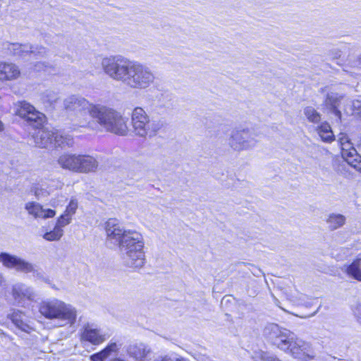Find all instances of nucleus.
<instances>
[{
    "mask_svg": "<svg viewBox=\"0 0 361 361\" xmlns=\"http://www.w3.org/2000/svg\"><path fill=\"white\" fill-rule=\"evenodd\" d=\"M341 149H342V156L346 160V161L352 165L355 169H357L358 171H361V168H358L356 165V162H357L359 156L355 148L350 147V143H345L341 140Z\"/></svg>",
    "mask_w": 361,
    "mask_h": 361,
    "instance_id": "aec40b11",
    "label": "nucleus"
},
{
    "mask_svg": "<svg viewBox=\"0 0 361 361\" xmlns=\"http://www.w3.org/2000/svg\"><path fill=\"white\" fill-rule=\"evenodd\" d=\"M53 140V147H71L74 144L73 137L68 135L62 134L59 132H54Z\"/></svg>",
    "mask_w": 361,
    "mask_h": 361,
    "instance_id": "4be33fe9",
    "label": "nucleus"
},
{
    "mask_svg": "<svg viewBox=\"0 0 361 361\" xmlns=\"http://www.w3.org/2000/svg\"><path fill=\"white\" fill-rule=\"evenodd\" d=\"M6 285V281L4 276L0 274V287H4Z\"/></svg>",
    "mask_w": 361,
    "mask_h": 361,
    "instance_id": "a19ab883",
    "label": "nucleus"
},
{
    "mask_svg": "<svg viewBox=\"0 0 361 361\" xmlns=\"http://www.w3.org/2000/svg\"><path fill=\"white\" fill-rule=\"evenodd\" d=\"M353 311L357 322L361 324V305H356L353 307Z\"/></svg>",
    "mask_w": 361,
    "mask_h": 361,
    "instance_id": "c9c22d12",
    "label": "nucleus"
},
{
    "mask_svg": "<svg viewBox=\"0 0 361 361\" xmlns=\"http://www.w3.org/2000/svg\"><path fill=\"white\" fill-rule=\"evenodd\" d=\"M101 67L110 79L121 82L131 90L147 89L156 80L154 71L149 66L121 55L103 58Z\"/></svg>",
    "mask_w": 361,
    "mask_h": 361,
    "instance_id": "f257e3e1",
    "label": "nucleus"
},
{
    "mask_svg": "<svg viewBox=\"0 0 361 361\" xmlns=\"http://www.w3.org/2000/svg\"><path fill=\"white\" fill-rule=\"evenodd\" d=\"M292 345L289 354L295 359L300 361H311L314 359L316 353L310 343L298 337Z\"/></svg>",
    "mask_w": 361,
    "mask_h": 361,
    "instance_id": "ddd939ff",
    "label": "nucleus"
},
{
    "mask_svg": "<svg viewBox=\"0 0 361 361\" xmlns=\"http://www.w3.org/2000/svg\"><path fill=\"white\" fill-rule=\"evenodd\" d=\"M128 355L136 360H143L151 353L150 348L142 343L130 344L127 348Z\"/></svg>",
    "mask_w": 361,
    "mask_h": 361,
    "instance_id": "a211bd4d",
    "label": "nucleus"
},
{
    "mask_svg": "<svg viewBox=\"0 0 361 361\" xmlns=\"http://www.w3.org/2000/svg\"><path fill=\"white\" fill-rule=\"evenodd\" d=\"M43 99L45 102L51 105L56 102L58 97L54 92L47 91L43 94Z\"/></svg>",
    "mask_w": 361,
    "mask_h": 361,
    "instance_id": "473e14b6",
    "label": "nucleus"
},
{
    "mask_svg": "<svg viewBox=\"0 0 361 361\" xmlns=\"http://www.w3.org/2000/svg\"><path fill=\"white\" fill-rule=\"evenodd\" d=\"M120 346L121 345H118L115 342H111L102 350V354H104L106 357H108L113 353H117Z\"/></svg>",
    "mask_w": 361,
    "mask_h": 361,
    "instance_id": "c85d7f7f",
    "label": "nucleus"
},
{
    "mask_svg": "<svg viewBox=\"0 0 361 361\" xmlns=\"http://www.w3.org/2000/svg\"><path fill=\"white\" fill-rule=\"evenodd\" d=\"M253 359L255 361H281L279 358L270 356L264 351L257 352L253 356Z\"/></svg>",
    "mask_w": 361,
    "mask_h": 361,
    "instance_id": "cd10ccee",
    "label": "nucleus"
},
{
    "mask_svg": "<svg viewBox=\"0 0 361 361\" xmlns=\"http://www.w3.org/2000/svg\"><path fill=\"white\" fill-rule=\"evenodd\" d=\"M343 98V97L338 93L331 92L326 94L324 100V104L337 118L338 121L341 120V112L338 108Z\"/></svg>",
    "mask_w": 361,
    "mask_h": 361,
    "instance_id": "f3484780",
    "label": "nucleus"
},
{
    "mask_svg": "<svg viewBox=\"0 0 361 361\" xmlns=\"http://www.w3.org/2000/svg\"><path fill=\"white\" fill-rule=\"evenodd\" d=\"M50 204L51 206L54 207H56L57 206H59L60 204H59V200H56L55 199H52L50 202Z\"/></svg>",
    "mask_w": 361,
    "mask_h": 361,
    "instance_id": "ea45409f",
    "label": "nucleus"
},
{
    "mask_svg": "<svg viewBox=\"0 0 361 361\" xmlns=\"http://www.w3.org/2000/svg\"><path fill=\"white\" fill-rule=\"evenodd\" d=\"M257 143L254 133L248 129L233 131L228 140L229 146L237 152L251 149Z\"/></svg>",
    "mask_w": 361,
    "mask_h": 361,
    "instance_id": "9d476101",
    "label": "nucleus"
},
{
    "mask_svg": "<svg viewBox=\"0 0 361 361\" xmlns=\"http://www.w3.org/2000/svg\"><path fill=\"white\" fill-rule=\"evenodd\" d=\"M130 124L134 134L145 138L154 137L164 126L162 120L150 119L149 116L141 107L133 109Z\"/></svg>",
    "mask_w": 361,
    "mask_h": 361,
    "instance_id": "0eeeda50",
    "label": "nucleus"
},
{
    "mask_svg": "<svg viewBox=\"0 0 361 361\" xmlns=\"http://www.w3.org/2000/svg\"><path fill=\"white\" fill-rule=\"evenodd\" d=\"M4 129V124L3 123L0 121V132L1 131H3Z\"/></svg>",
    "mask_w": 361,
    "mask_h": 361,
    "instance_id": "37998d69",
    "label": "nucleus"
},
{
    "mask_svg": "<svg viewBox=\"0 0 361 361\" xmlns=\"http://www.w3.org/2000/svg\"><path fill=\"white\" fill-rule=\"evenodd\" d=\"M7 51L15 56L25 58L27 56L34 57L45 58L48 56L47 49L42 46H32L29 44L7 43L6 44Z\"/></svg>",
    "mask_w": 361,
    "mask_h": 361,
    "instance_id": "9b49d317",
    "label": "nucleus"
},
{
    "mask_svg": "<svg viewBox=\"0 0 361 361\" xmlns=\"http://www.w3.org/2000/svg\"><path fill=\"white\" fill-rule=\"evenodd\" d=\"M353 113L361 117V97L352 102Z\"/></svg>",
    "mask_w": 361,
    "mask_h": 361,
    "instance_id": "72a5a7b5",
    "label": "nucleus"
},
{
    "mask_svg": "<svg viewBox=\"0 0 361 361\" xmlns=\"http://www.w3.org/2000/svg\"><path fill=\"white\" fill-rule=\"evenodd\" d=\"M78 207V201L75 199H71L64 212L68 216H73L75 214Z\"/></svg>",
    "mask_w": 361,
    "mask_h": 361,
    "instance_id": "7c9ffc66",
    "label": "nucleus"
},
{
    "mask_svg": "<svg viewBox=\"0 0 361 361\" xmlns=\"http://www.w3.org/2000/svg\"><path fill=\"white\" fill-rule=\"evenodd\" d=\"M263 333L274 345L286 353H290L292 344L298 338L293 332L274 323L267 324Z\"/></svg>",
    "mask_w": 361,
    "mask_h": 361,
    "instance_id": "1a4fd4ad",
    "label": "nucleus"
},
{
    "mask_svg": "<svg viewBox=\"0 0 361 361\" xmlns=\"http://www.w3.org/2000/svg\"><path fill=\"white\" fill-rule=\"evenodd\" d=\"M96 105L85 98L75 94L67 97L63 102V109L66 112L73 114L81 127L90 128H93L95 124L90 119Z\"/></svg>",
    "mask_w": 361,
    "mask_h": 361,
    "instance_id": "423d86ee",
    "label": "nucleus"
},
{
    "mask_svg": "<svg viewBox=\"0 0 361 361\" xmlns=\"http://www.w3.org/2000/svg\"><path fill=\"white\" fill-rule=\"evenodd\" d=\"M25 314L19 310H13L12 312L8 314V317L19 329L23 331H28L29 325L25 322Z\"/></svg>",
    "mask_w": 361,
    "mask_h": 361,
    "instance_id": "412c9836",
    "label": "nucleus"
},
{
    "mask_svg": "<svg viewBox=\"0 0 361 361\" xmlns=\"http://www.w3.org/2000/svg\"><path fill=\"white\" fill-rule=\"evenodd\" d=\"M92 361H103L106 357L104 354H102V351L98 353L94 354L90 357Z\"/></svg>",
    "mask_w": 361,
    "mask_h": 361,
    "instance_id": "4c0bfd02",
    "label": "nucleus"
},
{
    "mask_svg": "<svg viewBox=\"0 0 361 361\" xmlns=\"http://www.w3.org/2000/svg\"><path fill=\"white\" fill-rule=\"evenodd\" d=\"M20 75V69L16 64L0 62V80H16Z\"/></svg>",
    "mask_w": 361,
    "mask_h": 361,
    "instance_id": "6ab92c4d",
    "label": "nucleus"
},
{
    "mask_svg": "<svg viewBox=\"0 0 361 361\" xmlns=\"http://www.w3.org/2000/svg\"><path fill=\"white\" fill-rule=\"evenodd\" d=\"M345 270L349 276L361 281V258H357L350 264L345 266Z\"/></svg>",
    "mask_w": 361,
    "mask_h": 361,
    "instance_id": "b1692460",
    "label": "nucleus"
},
{
    "mask_svg": "<svg viewBox=\"0 0 361 361\" xmlns=\"http://www.w3.org/2000/svg\"><path fill=\"white\" fill-rule=\"evenodd\" d=\"M330 231L336 230L345 224V217L340 214H330L326 220Z\"/></svg>",
    "mask_w": 361,
    "mask_h": 361,
    "instance_id": "5701e85b",
    "label": "nucleus"
},
{
    "mask_svg": "<svg viewBox=\"0 0 361 361\" xmlns=\"http://www.w3.org/2000/svg\"><path fill=\"white\" fill-rule=\"evenodd\" d=\"M11 295L16 305L28 307V302H34L37 294L33 288L23 283H18L12 286Z\"/></svg>",
    "mask_w": 361,
    "mask_h": 361,
    "instance_id": "f8f14e48",
    "label": "nucleus"
},
{
    "mask_svg": "<svg viewBox=\"0 0 361 361\" xmlns=\"http://www.w3.org/2000/svg\"><path fill=\"white\" fill-rule=\"evenodd\" d=\"M71 220L72 216H68V214L64 212L58 218L57 222L55 226L59 228L63 229V227L66 226V225H68L71 222Z\"/></svg>",
    "mask_w": 361,
    "mask_h": 361,
    "instance_id": "c756f323",
    "label": "nucleus"
},
{
    "mask_svg": "<svg viewBox=\"0 0 361 361\" xmlns=\"http://www.w3.org/2000/svg\"><path fill=\"white\" fill-rule=\"evenodd\" d=\"M16 115L25 119L32 127L38 129L32 136L35 145L40 148L53 147L54 131L41 128L44 123L45 116L25 101L16 103Z\"/></svg>",
    "mask_w": 361,
    "mask_h": 361,
    "instance_id": "7ed1b4c3",
    "label": "nucleus"
},
{
    "mask_svg": "<svg viewBox=\"0 0 361 361\" xmlns=\"http://www.w3.org/2000/svg\"><path fill=\"white\" fill-rule=\"evenodd\" d=\"M107 241L119 247L125 264L141 268L145 263L143 235L135 230H126L115 219L106 223Z\"/></svg>",
    "mask_w": 361,
    "mask_h": 361,
    "instance_id": "f03ea898",
    "label": "nucleus"
},
{
    "mask_svg": "<svg viewBox=\"0 0 361 361\" xmlns=\"http://www.w3.org/2000/svg\"><path fill=\"white\" fill-rule=\"evenodd\" d=\"M107 338L108 336L103 334L100 329L90 324L84 325L80 333V340L82 341H87L95 345L101 344Z\"/></svg>",
    "mask_w": 361,
    "mask_h": 361,
    "instance_id": "2eb2a0df",
    "label": "nucleus"
},
{
    "mask_svg": "<svg viewBox=\"0 0 361 361\" xmlns=\"http://www.w3.org/2000/svg\"><path fill=\"white\" fill-rule=\"evenodd\" d=\"M57 162L63 169L80 173L94 172L98 167L97 159L86 154L65 153L59 157Z\"/></svg>",
    "mask_w": 361,
    "mask_h": 361,
    "instance_id": "6e6552de",
    "label": "nucleus"
},
{
    "mask_svg": "<svg viewBox=\"0 0 361 361\" xmlns=\"http://www.w3.org/2000/svg\"><path fill=\"white\" fill-rule=\"evenodd\" d=\"M304 114L310 122L317 123L321 120V115L312 106L306 107Z\"/></svg>",
    "mask_w": 361,
    "mask_h": 361,
    "instance_id": "bb28decb",
    "label": "nucleus"
},
{
    "mask_svg": "<svg viewBox=\"0 0 361 361\" xmlns=\"http://www.w3.org/2000/svg\"><path fill=\"white\" fill-rule=\"evenodd\" d=\"M358 59L360 61L359 65H360L361 64V54L358 56Z\"/></svg>",
    "mask_w": 361,
    "mask_h": 361,
    "instance_id": "49530a36",
    "label": "nucleus"
},
{
    "mask_svg": "<svg viewBox=\"0 0 361 361\" xmlns=\"http://www.w3.org/2000/svg\"><path fill=\"white\" fill-rule=\"evenodd\" d=\"M63 235V230L55 226L52 231L45 233L43 238L48 241H55L60 240Z\"/></svg>",
    "mask_w": 361,
    "mask_h": 361,
    "instance_id": "a878e982",
    "label": "nucleus"
},
{
    "mask_svg": "<svg viewBox=\"0 0 361 361\" xmlns=\"http://www.w3.org/2000/svg\"><path fill=\"white\" fill-rule=\"evenodd\" d=\"M176 361H189V360L184 359V358H180V359H178Z\"/></svg>",
    "mask_w": 361,
    "mask_h": 361,
    "instance_id": "a18cd8bd",
    "label": "nucleus"
},
{
    "mask_svg": "<svg viewBox=\"0 0 361 361\" xmlns=\"http://www.w3.org/2000/svg\"><path fill=\"white\" fill-rule=\"evenodd\" d=\"M39 313L48 319H58L61 326H73L76 322L77 310L71 304L57 298H49L42 300L39 304Z\"/></svg>",
    "mask_w": 361,
    "mask_h": 361,
    "instance_id": "20e7f679",
    "label": "nucleus"
},
{
    "mask_svg": "<svg viewBox=\"0 0 361 361\" xmlns=\"http://www.w3.org/2000/svg\"><path fill=\"white\" fill-rule=\"evenodd\" d=\"M317 132L324 142H331L334 140V135L332 132L330 125L326 123H322L317 128Z\"/></svg>",
    "mask_w": 361,
    "mask_h": 361,
    "instance_id": "393cba45",
    "label": "nucleus"
},
{
    "mask_svg": "<svg viewBox=\"0 0 361 361\" xmlns=\"http://www.w3.org/2000/svg\"><path fill=\"white\" fill-rule=\"evenodd\" d=\"M35 195L38 200L47 197L51 192V190H47L42 186L36 187L34 190Z\"/></svg>",
    "mask_w": 361,
    "mask_h": 361,
    "instance_id": "2f4dec72",
    "label": "nucleus"
},
{
    "mask_svg": "<svg viewBox=\"0 0 361 361\" xmlns=\"http://www.w3.org/2000/svg\"><path fill=\"white\" fill-rule=\"evenodd\" d=\"M329 55L333 59H339L341 56V50L338 48H334L329 51Z\"/></svg>",
    "mask_w": 361,
    "mask_h": 361,
    "instance_id": "f704fd0d",
    "label": "nucleus"
},
{
    "mask_svg": "<svg viewBox=\"0 0 361 361\" xmlns=\"http://www.w3.org/2000/svg\"><path fill=\"white\" fill-rule=\"evenodd\" d=\"M325 90H326V88H322V89H321V92H324L325 91Z\"/></svg>",
    "mask_w": 361,
    "mask_h": 361,
    "instance_id": "de8ad7c7",
    "label": "nucleus"
},
{
    "mask_svg": "<svg viewBox=\"0 0 361 361\" xmlns=\"http://www.w3.org/2000/svg\"><path fill=\"white\" fill-rule=\"evenodd\" d=\"M0 262L8 269H14L18 271L24 273H30L34 271L32 264L25 261V259L6 252L0 254Z\"/></svg>",
    "mask_w": 361,
    "mask_h": 361,
    "instance_id": "4468645a",
    "label": "nucleus"
},
{
    "mask_svg": "<svg viewBox=\"0 0 361 361\" xmlns=\"http://www.w3.org/2000/svg\"><path fill=\"white\" fill-rule=\"evenodd\" d=\"M341 140H342V141H343V142H345V143H347V142H348V143H350V142H349V140H348V137H345V136H344V135H342V137H339V140H340V142H341Z\"/></svg>",
    "mask_w": 361,
    "mask_h": 361,
    "instance_id": "79ce46f5",
    "label": "nucleus"
},
{
    "mask_svg": "<svg viewBox=\"0 0 361 361\" xmlns=\"http://www.w3.org/2000/svg\"><path fill=\"white\" fill-rule=\"evenodd\" d=\"M47 66L48 63L42 61H38L34 64V69L36 71H41L44 70Z\"/></svg>",
    "mask_w": 361,
    "mask_h": 361,
    "instance_id": "e433bc0d",
    "label": "nucleus"
},
{
    "mask_svg": "<svg viewBox=\"0 0 361 361\" xmlns=\"http://www.w3.org/2000/svg\"><path fill=\"white\" fill-rule=\"evenodd\" d=\"M90 121H95L105 130L116 135H125L128 132L126 118L117 111L104 105H96Z\"/></svg>",
    "mask_w": 361,
    "mask_h": 361,
    "instance_id": "39448f33",
    "label": "nucleus"
},
{
    "mask_svg": "<svg viewBox=\"0 0 361 361\" xmlns=\"http://www.w3.org/2000/svg\"><path fill=\"white\" fill-rule=\"evenodd\" d=\"M300 298L299 300H294V299H291V300L296 305H304V302L302 301V299H303L304 298H305V295H303V294H300Z\"/></svg>",
    "mask_w": 361,
    "mask_h": 361,
    "instance_id": "58836bf2",
    "label": "nucleus"
},
{
    "mask_svg": "<svg viewBox=\"0 0 361 361\" xmlns=\"http://www.w3.org/2000/svg\"><path fill=\"white\" fill-rule=\"evenodd\" d=\"M111 361H125V360H123L121 358L116 357V358H114L113 360H111Z\"/></svg>",
    "mask_w": 361,
    "mask_h": 361,
    "instance_id": "c03bdc74",
    "label": "nucleus"
},
{
    "mask_svg": "<svg viewBox=\"0 0 361 361\" xmlns=\"http://www.w3.org/2000/svg\"><path fill=\"white\" fill-rule=\"evenodd\" d=\"M25 209L30 215L35 219H49L56 215V211L51 209H45L40 204L35 202H28L25 205Z\"/></svg>",
    "mask_w": 361,
    "mask_h": 361,
    "instance_id": "dca6fc26",
    "label": "nucleus"
}]
</instances>
